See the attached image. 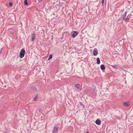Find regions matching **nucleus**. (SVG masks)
<instances>
[{
  "label": "nucleus",
  "instance_id": "obj_1",
  "mask_svg": "<svg viewBox=\"0 0 133 133\" xmlns=\"http://www.w3.org/2000/svg\"><path fill=\"white\" fill-rule=\"evenodd\" d=\"M127 13V12H125L124 14L121 17L119 18V19L117 21V22H118L120 21H121V22H122L123 21L125 20V19Z\"/></svg>",
  "mask_w": 133,
  "mask_h": 133
},
{
  "label": "nucleus",
  "instance_id": "obj_2",
  "mask_svg": "<svg viewBox=\"0 0 133 133\" xmlns=\"http://www.w3.org/2000/svg\"><path fill=\"white\" fill-rule=\"evenodd\" d=\"M25 51L24 49H22L21 50L19 54V56L21 58H23L25 55Z\"/></svg>",
  "mask_w": 133,
  "mask_h": 133
},
{
  "label": "nucleus",
  "instance_id": "obj_3",
  "mask_svg": "<svg viewBox=\"0 0 133 133\" xmlns=\"http://www.w3.org/2000/svg\"><path fill=\"white\" fill-rule=\"evenodd\" d=\"M78 34L77 31H73L71 33V36L73 38H74L78 35Z\"/></svg>",
  "mask_w": 133,
  "mask_h": 133
},
{
  "label": "nucleus",
  "instance_id": "obj_4",
  "mask_svg": "<svg viewBox=\"0 0 133 133\" xmlns=\"http://www.w3.org/2000/svg\"><path fill=\"white\" fill-rule=\"evenodd\" d=\"M96 48H95L93 50V53L94 55L95 56L97 55L98 54V52Z\"/></svg>",
  "mask_w": 133,
  "mask_h": 133
},
{
  "label": "nucleus",
  "instance_id": "obj_5",
  "mask_svg": "<svg viewBox=\"0 0 133 133\" xmlns=\"http://www.w3.org/2000/svg\"><path fill=\"white\" fill-rule=\"evenodd\" d=\"M31 35L32 36H31V40L32 41H33L36 39V38L35 35V34L33 33Z\"/></svg>",
  "mask_w": 133,
  "mask_h": 133
},
{
  "label": "nucleus",
  "instance_id": "obj_6",
  "mask_svg": "<svg viewBox=\"0 0 133 133\" xmlns=\"http://www.w3.org/2000/svg\"><path fill=\"white\" fill-rule=\"evenodd\" d=\"M59 127L57 126L55 127L52 133H56V132L57 131V129Z\"/></svg>",
  "mask_w": 133,
  "mask_h": 133
},
{
  "label": "nucleus",
  "instance_id": "obj_7",
  "mask_svg": "<svg viewBox=\"0 0 133 133\" xmlns=\"http://www.w3.org/2000/svg\"><path fill=\"white\" fill-rule=\"evenodd\" d=\"M111 66L113 68L116 69H118L119 68H120V67L118 65L116 64L111 65Z\"/></svg>",
  "mask_w": 133,
  "mask_h": 133
},
{
  "label": "nucleus",
  "instance_id": "obj_8",
  "mask_svg": "<svg viewBox=\"0 0 133 133\" xmlns=\"http://www.w3.org/2000/svg\"><path fill=\"white\" fill-rule=\"evenodd\" d=\"M96 123L98 125H100L101 124V121L98 119H97L95 121Z\"/></svg>",
  "mask_w": 133,
  "mask_h": 133
},
{
  "label": "nucleus",
  "instance_id": "obj_9",
  "mask_svg": "<svg viewBox=\"0 0 133 133\" xmlns=\"http://www.w3.org/2000/svg\"><path fill=\"white\" fill-rule=\"evenodd\" d=\"M129 105V103L128 102H125L124 103V105L125 107H128Z\"/></svg>",
  "mask_w": 133,
  "mask_h": 133
},
{
  "label": "nucleus",
  "instance_id": "obj_10",
  "mask_svg": "<svg viewBox=\"0 0 133 133\" xmlns=\"http://www.w3.org/2000/svg\"><path fill=\"white\" fill-rule=\"evenodd\" d=\"M75 86L77 89H79L80 87V85L79 84H76L74 85Z\"/></svg>",
  "mask_w": 133,
  "mask_h": 133
},
{
  "label": "nucleus",
  "instance_id": "obj_11",
  "mask_svg": "<svg viewBox=\"0 0 133 133\" xmlns=\"http://www.w3.org/2000/svg\"><path fill=\"white\" fill-rule=\"evenodd\" d=\"M100 68L101 70H104L105 69V66L103 64H102L101 65Z\"/></svg>",
  "mask_w": 133,
  "mask_h": 133
},
{
  "label": "nucleus",
  "instance_id": "obj_12",
  "mask_svg": "<svg viewBox=\"0 0 133 133\" xmlns=\"http://www.w3.org/2000/svg\"><path fill=\"white\" fill-rule=\"evenodd\" d=\"M131 14H129L128 15V16H127V18L125 19V21L126 22H128L129 20V17L130 16H131Z\"/></svg>",
  "mask_w": 133,
  "mask_h": 133
},
{
  "label": "nucleus",
  "instance_id": "obj_13",
  "mask_svg": "<svg viewBox=\"0 0 133 133\" xmlns=\"http://www.w3.org/2000/svg\"><path fill=\"white\" fill-rule=\"evenodd\" d=\"M31 89L33 91H36L37 90V88L33 86L31 88Z\"/></svg>",
  "mask_w": 133,
  "mask_h": 133
},
{
  "label": "nucleus",
  "instance_id": "obj_14",
  "mask_svg": "<svg viewBox=\"0 0 133 133\" xmlns=\"http://www.w3.org/2000/svg\"><path fill=\"white\" fill-rule=\"evenodd\" d=\"M97 64H99L100 63V61L99 58L98 57L97 58Z\"/></svg>",
  "mask_w": 133,
  "mask_h": 133
},
{
  "label": "nucleus",
  "instance_id": "obj_15",
  "mask_svg": "<svg viewBox=\"0 0 133 133\" xmlns=\"http://www.w3.org/2000/svg\"><path fill=\"white\" fill-rule=\"evenodd\" d=\"M38 98V96L37 95H36L35 97L33 98V101H36L37 100V99Z\"/></svg>",
  "mask_w": 133,
  "mask_h": 133
},
{
  "label": "nucleus",
  "instance_id": "obj_16",
  "mask_svg": "<svg viewBox=\"0 0 133 133\" xmlns=\"http://www.w3.org/2000/svg\"><path fill=\"white\" fill-rule=\"evenodd\" d=\"M24 5H28V3L27 2V0H24Z\"/></svg>",
  "mask_w": 133,
  "mask_h": 133
},
{
  "label": "nucleus",
  "instance_id": "obj_17",
  "mask_svg": "<svg viewBox=\"0 0 133 133\" xmlns=\"http://www.w3.org/2000/svg\"><path fill=\"white\" fill-rule=\"evenodd\" d=\"M52 57V56L51 54H50V55L49 58L48 59V60L49 61L51 59Z\"/></svg>",
  "mask_w": 133,
  "mask_h": 133
},
{
  "label": "nucleus",
  "instance_id": "obj_18",
  "mask_svg": "<svg viewBox=\"0 0 133 133\" xmlns=\"http://www.w3.org/2000/svg\"><path fill=\"white\" fill-rule=\"evenodd\" d=\"M88 92V90H85L84 91V93L85 94H87V93Z\"/></svg>",
  "mask_w": 133,
  "mask_h": 133
},
{
  "label": "nucleus",
  "instance_id": "obj_19",
  "mask_svg": "<svg viewBox=\"0 0 133 133\" xmlns=\"http://www.w3.org/2000/svg\"><path fill=\"white\" fill-rule=\"evenodd\" d=\"M80 105L81 106L83 107V108H84V107H85V106L84 105V104H82L81 103H80Z\"/></svg>",
  "mask_w": 133,
  "mask_h": 133
},
{
  "label": "nucleus",
  "instance_id": "obj_20",
  "mask_svg": "<svg viewBox=\"0 0 133 133\" xmlns=\"http://www.w3.org/2000/svg\"><path fill=\"white\" fill-rule=\"evenodd\" d=\"M9 4L10 6H12V3L11 2H10Z\"/></svg>",
  "mask_w": 133,
  "mask_h": 133
},
{
  "label": "nucleus",
  "instance_id": "obj_21",
  "mask_svg": "<svg viewBox=\"0 0 133 133\" xmlns=\"http://www.w3.org/2000/svg\"><path fill=\"white\" fill-rule=\"evenodd\" d=\"M104 0H102V3L103 4L104 3Z\"/></svg>",
  "mask_w": 133,
  "mask_h": 133
},
{
  "label": "nucleus",
  "instance_id": "obj_22",
  "mask_svg": "<svg viewBox=\"0 0 133 133\" xmlns=\"http://www.w3.org/2000/svg\"><path fill=\"white\" fill-rule=\"evenodd\" d=\"M86 133H89V132H88V131H87L86 132Z\"/></svg>",
  "mask_w": 133,
  "mask_h": 133
}]
</instances>
